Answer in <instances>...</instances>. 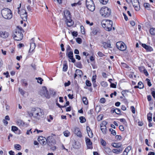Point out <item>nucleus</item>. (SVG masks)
Listing matches in <instances>:
<instances>
[{"instance_id": "obj_30", "label": "nucleus", "mask_w": 155, "mask_h": 155, "mask_svg": "<svg viewBox=\"0 0 155 155\" xmlns=\"http://www.w3.org/2000/svg\"><path fill=\"white\" fill-rule=\"evenodd\" d=\"M83 101L84 103L85 104L87 105L88 104V101L86 97H83L82 98Z\"/></svg>"}, {"instance_id": "obj_25", "label": "nucleus", "mask_w": 155, "mask_h": 155, "mask_svg": "<svg viewBox=\"0 0 155 155\" xmlns=\"http://www.w3.org/2000/svg\"><path fill=\"white\" fill-rule=\"evenodd\" d=\"M111 145L113 147H119L121 146V144L120 143H112Z\"/></svg>"}, {"instance_id": "obj_63", "label": "nucleus", "mask_w": 155, "mask_h": 155, "mask_svg": "<svg viewBox=\"0 0 155 155\" xmlns=\"http://www.w3.org/2000/svg\"><path fill=\"white\" fill-rule=\"evenodd\" d=\"M18 48H21L24 47V45L23 44L20 43L18 45Z\"/></svg>"}, {"instance_id": "obj_28", "label": "nucleus", "mask_w": 155, "mask_h": 155, "mask_svg": "<svg viewBox=\"0 0 155 155\" xmlns=\"http://www.w3.org/2000/svg\"><path fill=\"white\" fill-rule=\"evenodd\" d=\"M68 65L67 63L63 64V71H66L68 69Z\"/></svg>"}, {"instance_id": "obj_1", "label": "nucleus", "mask_w": 155, "mask_h": 155, "mask_svg": "<svg viewBox=\"0 0 155 155\" xmlns=\"http://www.w3.org/2000/svg\"><path fill=\"white\" fill-rule=\"evenodd\" d=\"M27 113L29 117H33L35 120L37 121L43 117V110L39 108H33L31 111H28Z\"/></svg>"}, {"instance_id": "obj_29", "label": "nucleus", "mask_w": 155, "mask_h": 155, "mask_svg": "<svg viewBox=\"0 0 155 155\" xmlns=\"http://www.w3.org/2000/svg\"><path fill=\"white\" fill-rule=\"evenodd\" d=\"M100 142L101 144L103 146L105 147L107 143L106 142L102 139L100 140Z\"/></svg>"}, {"instance_id": "obj_64", "label": "nucleus", "mask_w": 155, "mask_h": 155, "mask_svg": "<svg viewBox=\"0 0 155 155\" xmlns=\"http://www.w3.org/2000/svg\"><path fill=\"white\" fill-rule=\"evenodd\" d=\"M9 153L10 155H15V153L12 150H10L9 152Z\"/></svg>"}, {"instance_id": "obj_34", "label": "nucleus", "mask_w": 155, "mask_h": 155, "mask_svg": "<svg viewBox=\"0 0 155 155\" xmlns=\"http://www.w3.org/2000/svg\"><path fill=\"white\" fill-rule=\"evenodd\" d=\"M113 111L114 112H115L116 114H120V110L119 109L116 108V109L113 110Z\"/></svg>"}, {"instance_id": "obj_46", "label": "nucleus", "mask_w": 155, "mask_h": 155, "mask_svg": "<svg viewBox=\"0 0 155 155\" xmlns=\"http://www.w3.org/2000/svg\"><path fill=\"white\" fill-rule=\"evenodd\" d=\"M19 91L20 92V94L23 96L25 94L24 91L22 89L20 88H19Z\"/></svg>"}, {"instance_id": "obj_2", "label": "nucleus", "mask_w": 155, "mask_h": 155, "mask_svg": "<svg viewBox=\"0 0 155 155\" xmlns=\"http://www.w3.org/2000/svg\"><path fill=\"white\" fill-rule=\"evenodd\" d=\"M23 30L21 27L17 26L13 35L14 39L16 41L21 40L23 37Z\"/></svg>"}, {"instance_id": "obj_14", "label": "nucleus", "mask_w": 155, "mask_h": 155, "mask_svg": "<svg viewBox=\"0 0 155 155\" xmlns=\"http://www.w3.org/2000/svg\"><path fill=\"white\" fill-rule=\"evenodd\" d=\"M142 46L147 51H152L153 50V49L152 47L150 46L147 45L145 44H142Z\"/></svg>"}, {"instance_id": "obj_19", "label": "nucleus", "mask_w": 155, "mask_h": 155, "mask_svg": "<svg viewBox=\"0 0 155 155\" xmlns=\"http://www.w3.org/2000/svg\"><path fill=\"white\" fill-rule=\"evenodd\" d=\"M66 56L69 58L73 57V54L72 51H70L69 52H66Z\"/></svg>"}, {"instance_id": "obj_59", "label": "nucleus", "mask_w": 155, "mask_h": 155, "mask_svg": "<svg viewBox=\"0 0 155 155\" xmlns=\"http://www.w3.org/2000/svg\"><path fill=\"white\" fill-rule=\"evenodd\" d=\"M86 22L87 24L89 25L90 26L92 25L93 24V22L90 23V22L88 20H86Z\"/></svg>"}, {"instance_id": "obj_38", "label": "nucleus", "mask_w": 155, "mask_h": 155, "mask_svg": "<svg viewBox=\"0 0 155 155\" xmlns=\"http://www.w3.org/2000/svg\"><path fill=\"white\" fill-rule=\"evenodd\" d=\"M101 3L103 5H106L108 1V0H99Z\"/></svg>"}, {"instance_id": "obj_11", "label": "nucleus", "mask_w": 155, "mask_h": 155, "mask_svg": "<svg viewBox=\"0 0 155 155\" xmlns=\"http://www.w3.org/2000/svg\"><path fill=\"white\" fill-rule=\"evenodd\" d=\"M91 31L90 32L91 35L94 36L100 33V29L98 28L95 27L91 28Z\"/></svg>"}, {"instance_id": "obj_20", "label": "nucleus", "mask_w": 155, "mask_h": 155, "mask_svg": "<svg viewBox=\"0 0 155 155\" xmlns=\"http://www.w3.org/2000/svg\"><path fill=\"white\" fill-rule=\"evenodd\" d=\"M50 137H48L47 139L46 140L47 143L48 145L50 146H51L53 145V143L52 142V141H51V140L49 139V138Z\"/></svg>"}, {"instance_id": "obj_39", "label": "nucleus", "mask_w": 155, "mask_h": 155, "mask_svg": "<svg viewBox=\"0 0 155 155\" xmlns=\"http://www.w3.org/2000/svg\"><path fill=\"white\" fill-rule=\"evenodd\" d=\"M127 2L129 3L130 2H131L132 4H133V6L134 7V8H136V6H135V5L134 4V3H135V0H126Z\"/></svg>"}, {"instance_id": "obj_43", "label": "nucleus", "mask_w": 155, "mask_h": 155, "mask_svg": "<svg viewBox=\"0 0 155 155\" xmlns=\"http://www.w3.org/2000/svg\"><path fill=\"white\" fill-rule=\"evenodd\" d=\"M86 85L87 86L90 87L91 86V84L89 81L87 80L86 81Z\"/></svg>"}, {"instance_id": "obj_51", "label": "nucleus", "mask_w": 155, "mask_h": 155, "mask_svg": "<svg viewBox=\"0 0 155 155\" xmlns=\"http://www.w3.org/2000/svg\"><path fill=\"white\" fill-rule=\"evenodd\" d=\"M72 35L73 36L77 37L78 35V33L77 32L74 31L72 32Z\"/></svg>"}, {"instance_id": "obj_15", "label": "nucleus", "mask_w": 155, "mask_h": 155, "mask_svg": "<svg viewBox=\"0 0 155 155\" xmlns=\"http://www.w3.org/2000/svg\"><path fill=\"white\" fill-rule=\"evenodd\" d=\"M9 35L7 31H0V37L3 38H6Z\"/></svg>"}, {"instance_id": "obj_22", "label": "nucleus", "mask_w": 155, "mask_h": 155, "mask_svg": "<svg viewBox=\"0 0 155 155\" xmlns=\"http://www.w3.org/2000/svg\"><path fill=\"white\" fill-rule=\"evenodd\" d=\"M152 114L151 113H149L147 115V120L149 123H150L152 120Z\"/></svg>"}, {"instance_id": "obj_4", "label": "nucleus", "mask_w": 155, "mask_h": 155, "mask_svg": "<svg viewBox=\"0 0 155 155\" xmlns=\"http://www.w3.org/2000/svg\"><path fill=\"white\" fill-rule=\"evenodd\" d=\"M1 13L3 17L5 19H11L12 17V12L9 8L3 9L1 10Z\"/></svg>"}, {"instance_id": "obj_37", "label": "nucleus", "mask_w": 155, "mask_h": 155, "mask_svg": "<svg viewBox=\"0 0 155 155\" xmlns=\"http://www.w3.org/2000/svg\"><path fill=\"white\" fill-rule=\"evenodd\" d=\"M102 25V27L104 28H107V24H106V20L105 21H103L101 23Z\"/></svg>"}, {"instance_id": "obj_47", "label": "nucleus", "mask_w": 155, "mask_h": 155, "mask_svg": "<svg viewBox=\"0 0 155 155\" xmlns=\"http://www.w3.org/2000/svg\"><path fill=\"white\" fill-rule=\"evenodd\" d=\"M66 50L67 52H69V51H71V49L69 45H68L67 46Z\"/></svg>"}, {"instance_id": "obj_10", "label": "nucleus", "mask_w": 155, "mask_h": 155, "mask_svg": "<svg viewBox=\"0 0 155 155\" xmlns=\"http://www.w3.org/2000/svg\"><path fill=\"white\" fill-rule=\"evenodd\" d=\"M117 48L122 51L125 50L126 49V46L125 44L122 42H118L116 43Z\"/></svg>"}, {"instance_id": "obj_50", "label": "nucleus", "mask_w": 155, "mask_h": 155, "mask_svg": "<svg viewBox=\"0 0 155 155\" xmlns=\"http://www.w3.org/2000/svg\"><path fill=\"white\" fill-rule=\"evenodd\" d=\"M77 42L79 44H81L82 42V40L80 38H78L76 39Z\"/></svg>"}, {"instance_id": "obj_60", "label": "nucleus", "mask_w": 155, "mask_h": 155, "mask_svg": "<svg viewBox=\"0 0 155 155\" xmlns=\"http://www.w3.org/2000/svg\"><path fill=\"white\" fill-rule=\"evenodd\" d=\"M22 82L24 85L27 86L28 85V83L25 80H23Z\"/></svg>"}, {"instance_id": "obj_9", "label": "nucleus", "mask_w": 155, "mask_h": 155, "mask_svg": "<svg viewBox=\"0 0 155 155\" xmlns=\"http://www.w3.org/2000/svg\"><path fill=\"white\" fill-rule=\"evenodd\" d=\"M107 122L106 121H103L100 124V127L101 130L103 134H106L107 133V130L106 125Z\"/></svg>"}, {"instance_id": "obj_48", "label": "nucleus", "mask_w": 155, "mask_h": 155, "mask_svg": "<svg viewBox=\"0 0 155 155\" xmlns=\"http://www.w3.org/2000/svg\"><path fill=\"white\" fill-rule=\"evenodd\" d=\"M116 139L117 140H120L121 139V137L119 135H117L115 136Z\"/></svg>"}, {"instance_id": "obj_41", "label": "nucleus", "mask_w": 155, "mask_h": 155, "mask_svg": "<svg viewBox=\"0 0 155 155\" xmlns=\"http://www.w3.org/2000/svg\"><path fill=\"white\" fill-rule=\"evenodd\" d=\"M141 68L143 69V72L145 74V75L146 76L148 75L149 74L147 70L144 67H142Z\"/></svg>"}, {"instance_id": "obj_49", "label": "nucleus", "mask_w": 155, "mask_h": 155, "mask_svg": "<svg viewBox=\"0 0 155 155\" xmlns=\"http://www.w3.org/2000/svg\"><path fill=\"white\" fill-rule=\"evenodd\" d=\"M38 140L39 142H41L44 140V137L42 136H40L38 138Z\"/></svg>"}, {"instance_id": "obj_27", "label": "nucleus", "mask_w": 155, "mask_h": 155, "mask_svg": "<svg viewBox=\"0 0 155 155\" xmlns=\"http://www.w3.org/2000/svg\"><path fill=\"white\" fill-rule=\"evenodd\" d=\"M18 125L19 126H23L24 124V123L21 120H18L17 122Z\"/></svg>"}, {"instance_id": "obj_36", "label": "nucleus", "mask_w": 155, "mask_h": 155, "mask_svg": "<svg viewBox=\"0 0 155 155\" xmlns=\"http://www.w3.org/2000/svg\"><path fill=\"white\" fill-rule=\"evenodd\" d=\"M101 84L102 87H107L108 85L107 83L104 81L102 82Z\"/></svg>"}, {"instance_id": "obj_33", "label": "nucleus", "mask_w": 155, "mask_h": 155, "mask_svg": "<svg viewBox=\"0 0 155 155\" xmlns=\"http://www.w3.org/2000/svg\"><path fill=\"white\" fill-rule=\"evenodd\" d=\"M105 152L108 153H110L111 152L110 149L108 147H104Z\"/></svg>"}, {"instance_id": "obj_6", "label": "nucleus", "mask_w": 155, "mask_h": 155, "mask_svg": "<svg viewBox=\"0 0 155 155\" xmlns=\"http://www.w3.org/2000/svg\"><path fill=\"white\" fill-rule=\"evenodd\" d=\"M21 4H20L19 7L17 8L18 10V14H20L21 17L24 21H26L27 20V12L24 9H22L21 11H20L19 9L21 8Z\"/></svg>"}, {"instance_id": "obj_5", "label": "nucleus", "mask_w": 155, "mask_h": 155, "mask_svg": "<svg viewBox=\"0 0 155 155\" xmlns=\"http://www.w3.org/2000/svg\"><path fill=\"white\" fill-rule=\"evenodd\" d=\"M100 12L102 16L107 17L110 14L111 10L107 7H104L100 9Z\"/></svg>"}, {"instance_id": "obj_54", "label": "nucleus", "mask_w": 155, "mask_h": 155, "mask_svg": "<svg viewBox=\"0 0 155 155\" xmlns=\"http://www.w3.org/2000/svg\"><path fill=\"white\" fill-rule=\"evenodd\" d=\"M76 134L78 137H82V134L80 131L78 133H77V134Z\"/></svg>"}, {"instance_id": "obj_13", "label": "nucleus", "mask_w": 155, "mask_h": 155, "mask_svg": "<svg viewBox=\"0 0 155 155\" xmlns=\"http://www.w3.org/2000/svg\"><path fill=\"white\" fill-rule=\"evenodd\" d=\"M85 142L88 148L89 149H92L93 148L92 143L90 139L88 137H86Z\"/></svg>"}, {"instance_id": "obj_56", "label": "nucleus", "mask_w": 155, "mask_h": 155, "mask_svg": "<svg viewBox=\"0 0 155 155\" xmlns=\"http://www.w3.org/2000/svg\"><path fill=\"white\" fill-rule=\"evenodd\" d=\"M130 109L131 110V111L132 113L134 114L135 113V109L134 106H132L130 107Z\"/></svg>"}, {"instance_id": "obj_12", "label": "nucleus", "mask_w": 155, "mask_h": 155, "mask_svg": "<svg viewBox=\"0 0 155 155\" xmlns=\"http://www.w3.org/2000/svg\"><path fill=\"white\" fill-rule=\"evenodd\" d=\"M106 24H107V28H105V29L108 31H111L112 26V21L109 20H106Z\"/></svg>"}, {"instance_id": "obj_58", "label": "nucleus", "mask_w": 155, "mask_h": 155, "mask_svg": "<svg viewBox=\"0 0 155 155\" xmlns=\"http://www.w3.org/2000/svg\"><path fill=\"white\" fill-rule=\"evenodd\" d=\"M88 136L90 137V138H92L93 137V134L92 132V131H91L90 132H88Z\"/></svg>"}, {"instance_id": "obj_44", "label": "nucleus", "mask_w": 155, "mask_h": 155, "mask_svg": "<svg viewBox=\"0 0 155 155\" xmlns=\"http://www.w3.org/2000/svg\"><path fill=\"white\" fill-rule=\"evenodd\" d=\"M146 80L147 81V84L148 85L149 87H150L151 86L152 84L151 83L150 80L148 78H147Z\"/></svg>"}, {"instance_id": "obj_26", "label": "nucleus", "mask_w": 155, "mask_h": 155, "mask_svg": "<svg viewBox=\"0 0 155 155\" xmlns=\"http://www.w3.org/2000/svg\"><path fill=\"white\" fill-rule=\"evenodd\" d=\"M150 34L153 35H155V28H151L150 29Z\"/></svg>"}, {"instance_id": "obj_53", "label": "nucleus", "mask_w": 155, "mask_h": 155, "mask_svg": "<svg viewBox=\"0 0 155 155\" xmlns=\"http://www.w3.org/2000/svg\"><path fill=\"white\" fill-rule=\"evenodd\" d=\"M146 8H149V7L150 6V5L149 4L147 3H144L143 5Z\"/></svg>"}, {"instance_id": "obj_24", "label": "nucleus", "mask_w": 155, "mask_h": 155, "mask_svg": "<svg viewBox=\"0 0 155 155\" xmlns=\"http://www.w3.org/2000/svg\"><path fill=\"white\" fill-rule=\"evenodd\" d=\"M122 151V150L120 149H116L112 150V152L115 153H119L121 152Z\"/></svg>"}, {"instance_id": "obj_52", "label": "nucleus", "mask_w": 155, "mask_h": 155, "mask_svg": "<svg viewBox=\"0 0 155 155\" xmlns=\"http://www.w3.org/2000/svg\"><path fill=\"white\" fill-rule=\"evenodd\" d=\"M97 54L100 57H102L104 55V54L101 51H99L97 53Z\"/></svg>"}, {"instance_id": "obj_42", "label": "nucleus", "mask_w": 155, "mask_h": 155, "mask_svg": "<svg viewBox=\"0 0 155 155\" xmlns=\"http://www.w3.org/2000/svg\"><path fill=\"white\" fill-rule=\"evenodd\" d=\"M12 131L15 132L18 130V128L16 126H12Z\"/></svg>"}, {"instance_id": "obj_31", "label": "nucleus", "mask_w": 155, "mask_h": 155, "mask_svg": "<svg viewBox=\"0 0 155 155\" xmlns=\"http://www.w3.org/2000/svg\"><path fill=\"white\" fill-rule=\"evenodd\" d=\"M64 134L65 136L68 137L70 135V133L68 130H67L64 132Z\"/></svg>"}, {"instance_id": "obj_62", "label": "nucleus", "mask_w": 155, "mask_h": 155, "mask_svg": "<svg viewBox=\"0 0 155 155\" xmlns=\"http://www.w3.org/2000/svg\"><path fill=\"white\" fill-rule=\"evenodd\" d=\"M130 24L132 26H134L135 25V23L134 21H130Z\"/></svg>"}, {"instance_id": "obj_32", "label": "nucleus", "mask_w": 155, "mask_h": 155, "mask_svg": "<svg viewBox=\"0 0 155 155\" xmlns=\"http://www.w3.org/2000/svg\"><path fill=\"white\" fill-rule=\"evenodd\" d=\"M35 79L38 80L37 82L38 83L42 84L43 80L41 78H36Z\"/></svg>"}, {"instance_id": "obj_18", "label": "nucleus", "mask_w": 155, "mask_h": 155, "mask_svg": "<svg viewBox=\"0 0 155 155\" xmlns=\"http://www.w3.org/2000/svg\"><path fill=\"white\" fill-rule=\"evenodd\" d=\"M144 87V85L141 81L139 82L138 83V85L136 86V88H139L140 89H142Z\"/></svg>"}, {"instance_id": "obj_45", "label": "nucleus", "mask_w": 155, "mask_h": 155, "mask_svg": "<svg viewBox=\"0 0 155 155\" xmlns=\"http://www.w3.org/2000/svg\"><path fill=\"white\" fill-rule=\"evenodd\" d=\"M96 75H93L92 78V81L95 83L96 82Z\"/></svg>"}, {"instance_id": "obj_8", "label": "nucleus", "mask_w": 155, "mask_h": 155, "mask_svg": "<svg viewBox=\"0 0 155 155\" xmlns=\"http://www.w3.org/2000/svg\"><path fill=\"white\" fill-rule=\"evenodd\" d=\"M39 94L42 96H44L47 98L50 97L49 92L45 87H43L39 92Z\"/></svg>"}, {"instance_id": "obj_40", "label": "nucleus", "mask_w": 155, "mask_h": 155, "mask_svg": "<svg viewBox=\"0 0 155 155\" xmlns=\"http://www.w3.org/2000/svg\"><path fill=\"white\" fill-rule=\"evenodd\" d=\"M80 131V130L78 128L75 127L73 129V131L74 132L75 134H77V133H78Z\"/></svg>"}, {"instance_id": "obj_35", "label": "nucleus", "mask_w": 155, "mask_h": 155, "mask_svg": "<svg viewBox=\"0 0 155 155\" xmlns=\"http://www.w3.org/2000/svg\"><path fill=\"white\" fill-rule=\"evenodd\" d=\"M79 119L80 120V122L81 123H83L86 121L85 118L84 117H79Z\"/></svg>"}, {"instance_id": "obj_3", "label": "nucleus", "mask_w": 155, "mask_h": 155, "mask_svg": "<svg viewBox=\"0 0 155 155\" xmlns=\"http://www.w3.org/2000/svg\"><path fill=\"white\" fill-rule=\"evenodd\" d=\"M64 15L66 19L65 22L67 25L68 27H71L74 24V21L71 19V15L70 12L65 10L64 11Z\"/></svg>"}, {"instance_id": "obj_23", "label": "nucleus", "mask_w": 155, "mask_h": 155, "mask_svg": "<svg viewBox=\"0 0 155 155\" xmlns=\"http://www.w3.org/2000/svg\"><path fill=\"white\" fill-rule=\"evenodd\" d=\"M14 146L15 148L18 150H20L21 149V146L19 144H15Z\"/></svg>"}, {"instance_id": "obj_17", "label": "nucleus", "mask_w": 155, "mask_h": 155, "mask_svg": "<svg viewBox=\"0 0 155 155\" xmlns=\"http://www.w3.org/2000/svg\"><path fill=\"white\" fill-rule=\"evenodd\" d=\"M101 43L102 44V46L104 48H109L110 46V45L109 43L106 42L104 41H102Z\"/></svg>"}, {"instance_id": "obj_55", "label": "nucleus", "mask_w": 155, "mask_h": 155, "mask_svg": "<svg viewBox=\"0 0 155 155\" xmlns=\"http://www.w3.org/2000/svg\"><path fill=\"white\" fill-rule=\"evenodd\" d=\"M105 101V99L104 98H102L100 99V102L101 103H104Z\"/></svg>"}, {"instance_id": "obj_21", "label": "nucleus", "mask_w": 155, "mask_h": 155, "mask_svg": "<svg viewBox=\"0 0 155 155\" xmlns=\"http://www.w3.org/2000/svg\"><path fill=\"white\" fill-rule=\"evenodd\" d=\"M76 73L78 75H79L80 77H81L83 75V73L82 71L78 69H77L75 71Z\"/></svg>"}, {"instance_id": "obj_7", "label": "nucleus", "mask_w": 155, "mask_h": 155, "mask_svg": "<svg viewBox=\"0 0 155 155\" xmlns=\"http://www.w3.org/2000/svg\"><path fill=\"white\" fill-rule=\"evenodd\" d=\"M86 5L87 8L90 11L93 12L95 10V5L92 0H87Z\"/></svg>"}, {"instance_id": "obj_16", "label": "nucleus", "mask_w": 155, "mask_h": 155, "mask_svg": "<svg viewBox=\"0 0 155 155\" xmlns=\"http://www.w3.org/2000/svg\"><path fill=\"white\" fill-rule=\"evenodd\" d=\"M31 40L32 41V42H31L30 44V51L31 50V51H32L35 48L36 45L35 44L34 42H33V38L31 39Z\"/></svg>"}, {"instance_id": "obj_57", "label": "nucleus", "mask_w": 155, "mask_h": 155, "mask_svg": "<svg viewBox=\"0 0 155 155\" xmlns=\"http://www.w3.org/2000/svg\"><path fill=\"white\" fill-rule=\"evenodd\" d=\"M71 84L70 81H68L67 82H65L64 84V86L67 87L69 86Z\"/></svg>"}, {"instance_id": "obj_61", "label": "nucleus", "mask_w": 155, "mask_h": 155, "mask_svg": "<svg viewBox=\"0 0 155 155\" xmlns=\"http://www.w3.org/2000/svg\"><path fill=\"white\" fill-rule=\"evenodd\" d=\"M119 129L121 131H123L124 130V127L122 125H120L119 127Z\"/></svg>"}]
</instances>
